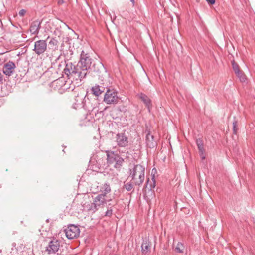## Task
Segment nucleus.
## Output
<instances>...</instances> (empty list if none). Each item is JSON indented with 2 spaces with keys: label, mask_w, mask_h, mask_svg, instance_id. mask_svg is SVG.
<instances>
[{
  "label": "nucleus",
  "mask_w": 255,
  "mask_h": 255,
  "mask_svg": "<svg viewBox=\"0 0 255 255\" xmlns=\"http://www.w3.org/2000/svg\"><path fill=\"white\" fill-rule=\"evenodd\" d=\"M76 100V103H75L73 106V108L75 109H77L82 105L83 98H81L79 100Z\"/></svg>",
  "instance_id": "a878e982"
},
{
  "label": "nucleus",
  "mask_w": 255,
  "mask_h": 255,
  "mask_svg": "<svg viewBox=\"0 0 255 255\" xmlns=\"http://www.w3.org/2000/svg\"><path fill=\"white\" fill-rule=\"evenodd\" d=\"M124 188L128 191H130L133 188L132 183L130 182H128L124 184Z\"/></svg>",
  "instance_id": "393cba45"
},
{
  "label": "nucleus",
  "mask_w": 255,
  "mask_h": 255,
  "mask_svg": "<svg viewBox=\"0 0 255 255\" xmlns=\"http://www.w3.org/2000/svg\"><path fill=\"white\" fill-rule=\"evenodd\" d=\"M185 247L183 243L179 242L177 243L176 247L174 248V250L176 253H183Z\"/></svg>",
  "instance_id": "6ab92c4d"
},
{
  "label": "nucleus",
  "mask_w": 255,
  "mask_h": 255,
  "mask_svg": "<svg viewBox=\"0 0 255 255\" xmlns=\"http://www.w3.org/2000/svg\"><path fill=\"white\" fill-rule=\"evenodd\" d=\"M208 4L213 5L215 3V0H206Z\"/></svg>",
  "instance_id": "7c9ffc66"
},
{
  "label": "nucleus",
  "mask_w": 255,
  "mask_h": 255,
  "mask_svg": "<svg viewBox=\"0 0 255 255\" xmlns=\"http://www.w3.org/2000/svg\"><path fill=\"white\" fill-rule=\"evenodd\" d=\"M113 210L110 208V209H108L107 211L105 213V216L110 217L112 215Z\"/></svg>",
  "instance_id": "c85d7f7f"
},
{
  "label": "nucleus",
  "mask_w": 255,
  "mask_h": 255,
  "mask_svg": "<svg viewBox=\"0 0 255 255\" xmlns=\"http://www.w3.org/2000/svg\"><path fill=\"white\" fill-rule=\"evenodd\" d=\"M64 232L68 239H73L79 236L80 231L79 228L77 226L73 224H70L64 229Z\"/></svg>",
  "instance_id": "423d86ee"
},
{
  "label": "nucleus",
  "mask_w": 255,
  "mask_h": 255,
  "mask_svg": "<svg viewBox=\"0 0 255 255\" xmlns=\"http://www.w3.org/2000/svg\"><path fill=\"white\" fill-rule=\"evenodd\" d=\"M236 75L239 78L241 81L245 82L246 81L245 75L242 73L241 71H240V74H236Z\"/></svg>",
  "instance_id": "bb28decb"
},
{
  "label": "nucleus",
  "mask_w": 255,
  "mask_h": 255,
  "mask_svg": "<svg viewBox=\"0 0 255 255\" xmlns=\"http://www.w3.org/2000/svg\"><path fill=\"white\" fill-rule=\"evenodd\" d=\"M100 64L102 66H103V65L102 64V63H100Z\"/></svg>",
  "instance_id": "c9c22d12"
},
{
  "label": "nucleus",
  "mask_w": 255,
  "mask_h": 255,
  "mask_svg": "<svg viewBox=\"0 0 255 255\" xmlns=\"http://www.w3.org/2000/svg\"><path fill=\"white\" fill-rule=\"evenodd\" d=\"M15 68V63L13 61H9L3 65L2 72L6 76L9 77L13 74Z\"/></svg>",
  "instance_id": "1a4fd4ad"
},
{
  "label": "nucleus",
  "mask_w": 255,
  "mask_h": 255,
  "mask_svg": "<svg viewBox=\"0 0 255 255\" xmlns=\"http://www.w3.org/2000/svg\"><path fill=\"white\" fill-rule=\"evenodd\" d=\"M47 49V43L46 40H39L34 43L33 51L37 55H42Z\"/></svg>",
  "instance_id": "0eeeda50"
},
{
  "label": "nucleus",
  "mask_w": 255,
  "mask_h": 255,
  "mask_svg": "<svg viewBox=\"0 0 255 255\" xmlns=\"http://www.w3.org/2000/svg\"><path fill=\"white\" fill-rule=\"evenodd\" d=\"M58 41L54 38H51L49 42V48L55 50L58 48Z\"/></svg>",
  "instance_id": "aec40b11"
},
{
  "label": "nucleus",
  "mask_w": 255,
  "mask_h": 255,
  "mask_svg": "<svg viewBox=\"0 0 255 255\" xmlns=\"http://www.w3.org/2000/svg\"><path fill=\"white\" fill-rule=\"evenodd\" d=\"M26 13V11L24 9H22L19 12V15L21 16H23L24 15V14H25Z\"/></svg>",
  "instance_id": "c756f323"
},
{
  "label": "nucleus",
  "mask_w": 255,
  "mask_h": 255,
  "mask_svg": "<svg viewBox=\"0 0 255 255\" xmlns=\"http://www.w3.org/2000/svg\"><path fill=\"white\" fill-rule=\"evenodd\" d=\"M3 83V75L0 72V84Z\"/></svg>",
  "instance_id": "2f4dec72"
},
{
  "label": "nucleus",
  "mask_w": 255,
  "mask_h": 255,
  "mask_svg": "<svg viewBox=\"0 0 255 255\" xmlns=\"http://www.w3.org/2000/svg\"><path fill=\"white\" fill-rule=\"evenodd\" d=\"M232 68L236 74H239L240 73V70L238 64L236 63L234 61L232 62Z\"/></svg>",
  "instance_id": "b1692460"
},
{
  "label": "nucleus",
  "mask_w": 255,
  "mask_h": 255,
  "mask_svg": "<svg viewBox=\"0 0 255 255\" xmlns=\"http://www.w3.org/2000/svg\"><path fill=\"white\" fill-rule=\"evenodd\" d=\"M111 191L110 186L109 184L105 183L102 185L100 188V194H104V196L107 197V194Z\"/></svg>",
  "instance_id": "a211bd4d"
},
{
  "label": "nucleus",
  "mask_w": 255,
  "mask_h": 255,
  "mask_svg": "<svg viewBox=\"0 0 255 255\" xmlns=\"http://www.w3.org/2000/svg\"><path fill=\"white\" fill-rule=\"evenodd\" d=\"M77 68L78 64L74 65L71 62H67L64 69V72L69 78L73 77L76 80L79 79L81 81L84 78H81L80 73L82 72Z\"/></svg>",
  "instance_id": "20e7f679"
},
{
  "label": "nucleus",
  "mask_w": 255,
  "mask_h": 255,
  "mask_svg": "<svg viewBox=\"0 0 255 255\" xmlns=\"http://www.w3.org/2000/svg\"><path fill=\"white\" fill-rule=\"evenodd\" d=\"M129 177L135 185L140 186L145 180V167L140 164L135 165L130 169Z\"/></svg>",
  "instance_id": "7ed1b4c3"
},
{
  "label": "nucleus",
  "mask_w": 255,
  "mask_h": 255,
  "mask_svg": "<svg viewBox=\"0 0 255 255\" xmlns=\"http://www.w3.org/2000/svg\"><path fill=\"white\" fill-rule=\"evenodd\" d=\"M104 194H99L94 199L95 201V204L98 206L100 208L101 207H103L105 204H106L107 201H109L111 200H107Z\"/></svg>",
  "instance_id": "ddd939ff"
},
{
  "label": "nucleus",
  "mask_w": 255,
  "mask_h": 255,
  "mask_svg": "<svg viewBox=\"0 0 255 255\" xmlns=\"http://www.w3.org/2000/svg\"><path fill=\"white\" fill-rule=\"evenodd\" d=\"M41 27V22L36 20L33 21L30 26L29 31L32 34L38 35Z\"/></svg>",
  "instance_id": "9b49d317"
},
{
  "label": "nucleus",
  "mask_w": 255,
  "mask_h": 255,
  "mask_svg": "<svg viewBox=\"0 0 255 255\" xmlns=\"http://www.w3.org/2000/svg\"><path fill=\"white\" fill-rule=\"evenodd\" d=\"M64 3L63 0H58V3L59 4H62Z\"/></svg>",
  "instance_id": "72a5a7b5"
},
{
  "label": "nucleus",
  "mask_w": 255,
  "mask_h": 255,
  "mask_svg": "<svg viewBox=\"0 0 255 255\" xmlns=\"http://www.w3.org/2000/svg\"><path fill=\"white\" fill-rule=\"evenodd\" d=\"M105 88L101 87L99 85L96 84L91 88V91L93 95L98 97L104 92Z\"/></svg>",
  "instance_id": "dca6fc26"
},
{
  "label": "nucleus",
  "mask_w": 255,
  "mask_h": 255,
  "mask_svg": "<svg viewBox=\"0 0 255 255\" xmlns=\"http://www.w3.org/2000/svg\"><path fill=\"white\" fill-rule=\"evenodd\" d=\"M238 124L237 121H234L233 123V132L235 134H236L237 132V127Z\"/></svg>",
  "instance_id": "cd10ccee"
},
{
  "label": "nucleus",
  "mask_w": 255,
  "mask_h": 255,
  "mask_svg": "<svg viewBox=\"0 0 255 255\" xmlns=\"http://www.w3.org/2000/svg\"><path fill=\"white\" fill-rule=\"evenodd\" d=\"M156 173V170L155 168L152 169L151 171V175L152 176L154 175L155 176V174Z\"/></svg>",
  "instance_id": "473e14b6"
},
{
  "label": "nucleus",
  "mask_w": 255,
  "mask_h": 255,
  "mask_svg": "<svg viewBox=\"0 0 255 255\" xmlns=\"http://www.w3.org/2000/svg\"><path fill=\"white\" fill-rule=\"evenodd\" d=\"M88 211H91L92 212H95L97 210H98L99 208L98 206L95 204V201H93V203L89 204L87 207Z\"/></svg>",
  "instance_id": "4be33fe9"
},
{
  "label": "nucleus",
  "mask_w": 255,
  "mask_h": 255,
  "mask_svg": "<svg viewBox=\"0 0 255 255\" xmlns=\"http://www.w3.org/2000/svg\"><path fill=\"white\" fill-rule=\"evenodd\" d=\"M196 144L198 146V148L199 151L201 156L202 159H205V156H204L205 150L204 148L203 142L202 139L198 138L196 140Z\"/></svg>",
  "instance_id": "f3484780"
},
{
  "label": "nucleus",
  "mask_w": 255,
  "mask_h": 255,
  "mask_svg": "<svg viewBox=\"0 0 255 255\" xmlns=\"http://www.w3.org/2000/svg\"><path fill=\"white\" fill-rule=\"evenodd\" d=\"M151 248V242L149 238H145L143 240L141 245L142 252L144 255H147L150 252Z\"/></svg>",
  "instance_id": "f8f14e48"
},
{
  "label": "nucleus",
  "mask_w": 255,
  "mask_h": 255,
  "mask_svg": "<svg viewBox=\"0 0 255 255\" xmlns=\"http://www.w3.org/2000/svg\"><path fill=\"white\" fill-rule=\"evenodd\" d=\"M59 247L60 242L54 239L49 242L48 246L46 247V251L49 254L55 253L58 251Z\"/></svg>",
  "instance_id": "9d476101"
},
{
  "label": "nucleus",
  "mask_w": 255,
  "mask_h": 255,
  "mask_svg": "<svg viewBox=\"0 0 255 255\" xmlns=\"http://www.w3.org/2000/svg\"><path fill=\"white\" fill-rule=\"evenodd\" d=\"M115 141L119 147L126 148L128 145V138L124 133H118L115 136Z\"/></svg>",
  "instance_id": "6e6552de"
},
{
  "label": "nucleus",
  "mask_w": 255,
  "mask_h": 255,
  "mask_svg": "<svg viewBox=\"0 0 255 255\" xmlns=\"http://www.w3.org/2000/svg\"><path fill=\"white\" fill-rule=\"evenodd\" d=\"M118 101L119 97L117 91L114 89L107 88L103 102L108 105H115L117 104Z\"/></svg>",
  "instance_id": "39448f33"
},
{
  "label": "nucleus",
  "mask_w": 255,
  "mask_h": 255,
  "mask_svg": "<svg viewBox=\"0 0 255 255\" xmlns=\"http://www.w3.org/2000/svg\"><path fill=\"white\" fill-rule=\"evenodd\" d=\"M62 86V81L60 79H57L51 83V86L55 89H59Z\"/></svg>",
  "instance_id": "5701e85b"
},
{
  "label": "nucleus",
  "mask_w": 255,
  "mask_h": 255,
  "mask_svg": "<svg viewBox=\"0 0 255 255\" xmlns=\"http://www.w3.org/2000/svg\"><path fill=\"white\" fill-rule=\"evenodd\" d=\"M156 186V181L155 179V177L153 175L152 177L151 181H150L149 179H148L147 183H146V187L150 189V190H152L153 189H154Z\"/></svg>",
  "instance_id": "412c9836"
},
{
  "label": "nucleus",
  "mask_w": 255,
  "mask_h": 255,
  "mask_svg": "<svg viewBox=\"0 0 255 255\" xmlns=\"http://www.w3.org/2000/svg\"><path fill=\"white\" fill-rule=\"evenodd\" d=\"M107 155V163L109 167L120 170L123 166L125 159L128 157V151L120 149L116 151H106Z\"/></svg>",
  "instance_id": "f257e3e1"
},
{
  "label": "nucleus",
  "mask_w": 255,
  "mask_h": 255,
  "mask_svg": "<svg viewBox=\"0 0 255 255\" xmlns=\"http://www.w3.org/2000/svg\"><path fill=\"white\" fill-rule=\"evenodd\" d=\"M138 97L144 103L150 112L152 108V103L150 99L145 94L140 93L138 94Z\"/></svg>",
  "instance_id": "4468645a"
},
{
  "label": "nucleus",
  "mask_w": 255,
  "mask_h": 255,
  "mask_svg": "<svg viewBox=\"0 0 255 255\" xmlns=\"http://www.w3.org/2000/svg\"><path fill=\"white\" fill-rule=\"evenodd\" d=\"M129 0L132 2L133 5L134 4V3H135L134 0Z\"/></svg>",
  "instance_id": "f704fd0d"
},
{
  "label": "nucleus",
  "mask_w": 255,
  "mask_h": 255,
  "mask_svg": "<svg viewBox=\"0 0 255 255\" xmlns=\"http://www.w3.org/2000/svg\"><path fill=\"white\" fill-rule=\"evenodd\" d=\"M146 143L147 146L150 148H153L157 145V142L153 135L150 132H148L146 135Z\"/></svg>",
  "instance_id": "2eb2a0df"
},
{
  "label": "nucleus",
  "mask_w": 255,
  "mask_h": 255,
  "mask_svg": "<svg viewBox=\"0 0 255 255\" xmlns=\"http://www.w3.org/2000/svg\"><path fill=\"white\" fill-rule=\"evenodd\" d=\"M92 62L93 59L90 57L89 54L85 52L83 50L82 51L79 61L77 63V68L80 69L82 72L80 73L81 78H85L87 75L90 72V70H91Z\"/></svg>",
  "instance_id": "f03ea898"
}]
</instances>
